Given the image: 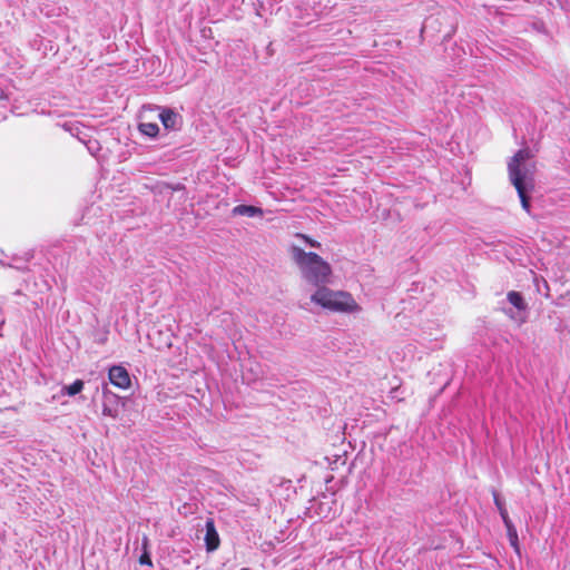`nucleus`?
Instances as JSON below:
<instances>
[{"instance_id":"nucleus-16","label":"nucleus","mask_w":570,"mask_h":570,"mask_svg":"<svg viewBox=\"0 0 570 570\" xmlns=\"http://www.w3.org/2000/svg\"><path fill=\"white\" fill-rule=\"evenodd\" d=\"M242 570H247V569H245V568H244V569H242Z\"/></svg>"},{"instance_id":"nucleus-4","label":"nucleus","mask_w":570,"mask_h":570,"mask_svg":"<svg viewBox=\"0 0 570 570\" xmlns=\"http://www.w3.org/2000/svg\"><path fill=\"white\" fill-rule=\"evenodd\" d=\"M108 377L110 383L121 390H127L131 386V380L126 367L121 365H114L109 368Z\"/></svg>"},{"instance_id":"nucleus-3","label":"nucleus","mask_w":570,"mask_h":570,"mask_svg":"<svg viewBox=\"0 0 570 570\" xmlns=\"http://www.w3.org/2000/svg\"><path fill=\"white\" fill-rule=\"evenodd\" d=\"M311 301L321 307L336 313H357L362 308L351 293L345 291H333L321 286L311 296Z\"/></svg>"},{"instance_id":"nucleus-13","label":"nucleus","mask_w":570,"mask_h":570,"mask_svg":"<svg viewBox=\"0 0 570 570\" xmlns=\"http://www.w3.org/2000/svg\"><path fill=\"white\" fill-rule=\"evenodd\" d=\"M102 415L111 417V419H117L118 417V410L114 409V407H111V406H109L107 404H104L102 405Z\"/></svg>"},{"instance_id":"nucleus-6","label":"nucleus","mask_w":570,"mask_h":570,"mask_svg":"<svg viewBox=\"0 0 570 570\" xmlns=\"http://www.w3.org/2000/svg\"><path fill=\"white\" fill-rule=\"evenodd\" d=\"M159 118L166 129H177L179 116L173 109H163V111L159 114Z\"/></svg>"},{"instance_id":"nucleus-12","label":"nucleus","mask_w":570,"mask_h":570,"mask_svg":"<svg viewBox=\"0 0 570 570\" xmlns=\"http://www.w3.org/2000/svg\"><path fill=\"white\" fill-rule=\"evenodd\" d=\"M504 525L507 528V534H508L511 546L518 550L519 549L518 532H517L514 524L512 522H509Z\"/></svg>"},{"instance_id":"nucleus-5","label":"nucleus","mask_w":570,"mask_h":570,"mask_svg":"<svg viewBox=\"0 0 570 570\" xmlns=\"http://www.w3.org/2000/svg\"><path fill=\"white\" fill-rule=\"evenodd\" d=\"M206 550L208 552L215 551L219 548L220 539L216 530L215 522L213 519L206 521V534H205Z\"/></svg>"},{"instance_id":"nucleus-9","label":"nucleus","mask_w":570,"mask_h":570,"mask_svg":"<svg viewBox=\"0 0 570 570\" xmlns=\"http://www.w3.org/2000/svg\"><path fill=\"white\" fill-rule=\"evenodd\" d=\"M508 301L519 311H524L527 308V304L519 292L511 291L507 295Z\"/></svg>"},{"instance_id":"nucleus-11","label":"nucleus","mask_w":570,"mask_h":570,"mask_svg":"<svg viewBox=\"0 0 570 570\" xmlns=\"http://www.w3.org/2000/svg\"><path fill=\"white\" fill-rule=\"evenodd\" d=\"M85 383L82 380H76L70 385H66L62 387V394H67L69 396H75L83 390Z\"/></svg>"},{"instance_id":"nucleus-15","label":"nucleus","mask_w":570,"mask_h":570,"mask_svg":"<svg viewBox=\"0 0 570 570\" xmlns=\"http://www.w3.org/2000/svg\"><path fill=\"white\" fill-rule=\"evenodd\" d=\"M141 564H151V560L147 554H142L139 559Z\"/></svg>"},{"instance_id":"nucleus-14","label":"nucleus","mask_w":570,"mask_h":570,"mask_svg":"<svg viewBox=\"0 0 570 570\" xmlns=\"http://www.w3.org/2000/svg\"><path fill=\"white\" fill-rule=\"evenodd\" d=\"M296 237L303 239L305 243H307L309 246L312 247H321V244L314 239H312L309 236L305 235V234H296Z\"/></svg>"},{"instance_id":"nucleus-1","label":"nucleus","mask_w":570,"mask_h":570,"mask_svg":"<svg viewBox=\"0 0 570 570\" xmlns=\"http://www.w3.org/2000/svg\"><path fill=\"white\" fill-rule=\"evenodd\" d=\"M532 157L533 154L529 148H522L508 163L510 181L518 193L522 208L527 213H530L531 208L528 193L534 189L535 164L527 166L525 161Z\"/></svg>"},{"instance_id":"nucleus-8","label":"nucleus","mask_w":570,"mask_h":570,"mask_svg":"<svg viewBox=\"0 0 570 570\" xmlns=\"http://www.w3.org/2000/svg\"><path fill=\"white\" fill-rule=\"evenodd\" d=\"M492 494H493V501H494V504H495V507H497V508H498V510H499V513H500V515H501V518H502V520H503V523H504V524H507V523H509V522H512V521H511V519H510V517H509V513H508V510H507V508H505L504 503H503V502H502V500L500 499L499 493H498L495 490H493V491H492Z\"/></svg>"},{"instance_id":"nucleus-2","label":"nucleus","mask_w":570,"mask_h":570,"mask_svg":"<svg viewBox=\"0 0 570 570\" xmlns=\"http://www.w3.org/2000/svg\"><path fill=\"white\" fill-rule=\"evenodd\" d=\"M291 253L308 283L318 288L330 283L332 267L318 254L313 252L306 253L297 246H293Z\"/></svg>"},{"instance_id":"nucleus-10","label":"nucleus","mask_w":570,"mask_h":570,"mask_svg":"<svg viewBox=\"0 0 570 570\" xmlns=\"http://www.w3.org/2000/svg\"><path fill=\"white\" fill-rule=\"evenodd\" d=\"M138 129L148 137H156L159 132V127L156 122H140Z\"/></svg>"},{"instance_id":"nucleus-7","label":"nucleus","mask_w":570,"mask_h":570,"mask_svg":"<svg viewBox=\"0 0 570 570\" xmlns=\"http://www.w3.org/2000/svg\"><path fill=\"white\" fill-rule=\"evenodd\" d=\"M233 212L236 215H244L249 217L263 214L261 208L249 205H238L233 209Z\"/></svg>"}]
</instances>
